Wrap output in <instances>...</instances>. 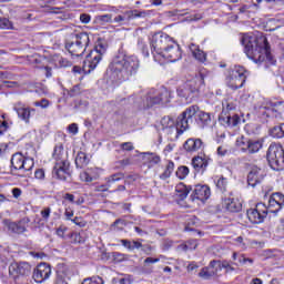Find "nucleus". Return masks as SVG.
<instances>
[{"label":"nucleus","instance_id":"f257e3e1","mask_svg":"<svg viewBox=\"0 0 284 284\" xmlns=\"http://www.w3.org/2000/svg\"><path fill=\"white\" fill-rule=\"evenodd\" d=\"M241 43L244 47V52L248 59H252L254 63H263L264 61L272 62V53H270V43L265 36H254L246 33L242 36Z\"/></svg>","mask_w":284,"mask_h":284},{"label":"nucleus","instance_id":"f03ea898","mask_svg":"<svg viewBox=\"0 0 284 284\" xmlns=\"http://www.w3.org/2000/svg\"><path fill=\"white\" fill-rule=\"evenodd\" d=\"M139 68H141V61L136 55L115 57L109 65V70L116 81H129L139 72Z\"/></svg>","mask_w":284,"mask_h":284},{"label":"nucleus","instance_id":"7ed1b4c3","mask_svg":"<svg viewBox=\"0 0 284 284\" xmlns=\"http://www.w3.org/2000/svg\"><path fill=\"white\" fill-rule=\"evenodd\" d=\"M194 116H196V121L201 128H205L212 123V115L210 113L199 110L197 105H191L178 116V131L180 134L190 130V124L194 122Z\"/></svg>","mask_w":284,"mask_h":284},{"label":"nucleus","instance_id":"20e7f679","mask_svg":"<svg viewBox=\"0 0 284 284\" xmlns=\"http://www.w3.org/2000/svg\"><path fill=\"white\" fill-rule=\"evenodd\" d=\"M130 103H133L138 110H145V108H152V105H159V103H170V91L168 89H161L159 91H150L146 99L136 94L129 98Z\"/></svg>","mask_w":284,"mask_h":284},{"label":"nucleus","instance_id":"39448f33","mask_svg":"<svg viewBox=\"0 0 284 284\" xmlns=\"http://www.w3.org/2000/svg\"><path fill=\"white\" fill-rule=\"evenodd\" d=\"M53 159L55 160L53 174L60 181H68V176H70V162H68V155L63 151V144L59 143L54 146Z\"/></svg>","mask_w":284,"mask_h":284},{"label":"nucleus","instance_id":"423d86ee","mask_svg":"<svg viewBox=\"0 0 284 284\" xmlns=\"http://www.w3.org/2000/svg\"><path fill=\"white\" fill-rule=\"evenodd\" d=\"M88 45H90V36L87 32H80L71 36V41L65 43V49L71 57H83Z\"/></svg>","mask_w":284,"mask_h":284},{"label":"nucleus","instance_id":"0eeeda50","mask_svg":"<svg viewBox=\"0 0 284 284\" xmlns=\"http://www.w3.org/2000/svg\"><path fill=\"white\" fill-rule=\"evenodd\" d=\"M247 79V70L241 65H235L226 72V85L231 90H239L245 85Z\"/></svg>","mask_w":284,"mask_h":284},{"label":"nucleus","instance_id":"6e6552de","mask_svg":"<svg viewBox=\"0 0 284 284\" xmlns=\"http://www.w3.org/2000/svg\"><path fill=\"white\" fill-rule=\"evenodd\" d=\"M106 50L108 45L103 44V42H99L94 50H91L83 61L82 68L84 72H92V70H95L99 63H101V59H103V54H105Z\"/></svg>","mask_w":284,"mask_h":284},{"label":"nucleus","instance_id":"1a4fd4ad","mask_svg":"<svg viewBox=\"0 0 284 284\" xmlns=\"http://www.w3.org/2000/svg\"><path fill=\"white\" fill-rule=\"evenodd\" d=\"M203 74L193 80H189L178 88V95L191 103L194 95L199 94V90H201V85H203Z\"/></svg>","mask_w":284,"mask_h":284},{"label":"nucleus","instance_id":"9d476101","mask_svg":"<svg viewBox=\"0 0 284 284\" xmlns=\"http://www.w3.org/2000/svg\"><path fill=\"white\" fill-rule=\"evenodd\" d=\"M266 159L272 170H284V149L278 143H271L266 152Z\"/></svg>","mask_w":284,"mask_h":284},{"label":"nucleus","instance_id":"9b49d317","mask_svg":"<svg viewBox=\"0 0 284 284\" xmlns=\"http://www.w3.org/2000/svg\"><path fill=\"white\" fill-rule=\"evenodd\" d=\"M11 168L21 172L20 176H30L32 168H34V160L26 158L21 153H14L11 158Z\"/></svg>","mask_w":284,"mask_h":284},{"label":"nucleus","instance_id":"f8f14e48","mask_svg":"<svg viewBox=\"0 0 284 284\" xmlns=\"http://www.w3.org/2000/svg\"><path fill=\"white\" fill-rule=\"evenodd\" d=\"M174 40L166 33H155L151 40V48L153 49L154 61H161L162 52L172 44Z\"/></svg>","mask_w":284,"mask_h":284},{"label":"nucleus","instance_id":"ddd939ff","mask_svg":"<svg viewBox=\"0 0 284 284\" xmlns=\"http://www.w3.org/2000/svg\"><path fill=\"white\" fill-rule=\"evenodd\" d=\"M183 57L181 52V47L179 43L171 42V44L160 54V61L158 63L163 64V61H169V63H176Z\"/></svg>","mask_w":284,"mask_h":284},{"label":"nucleus","instance_id":"4468645a","mask_svg":"<svg viewBox=\"0 0 284 284\" xmlns=\"http://www.w3.org/2000/svg\"><path fill=\"white\" fill-rule=\"evenodd\" d=\"M267 205L265 203H257L254 209H248L246 214L251 223L258 225L267 219Z\"/></svg>","mask_w":284,"mask_h":284},{"label":"nucleus","instance_id":"2eb2a0df","mask_svg":"<svg viewBox=\"0 0 284 284\" xmlns=\"http://www.w3.org/2000/svg\"><path fill=\"white\" fill-rule=\"evenodd\" d=\"M237 145L241 148L242 152H247L248 154H256L263 149V141L261 140H237Z\"/></svg>","mask_w":284,"mask_h":284},{"label":"nucleus","instance_id":"dca6fc26","mask_svg":"<svg viewBox=\"0 0 284 284\" xmlns=\"http://www.w3.org/2000/svg\"><path fill=\"white\" fill-rule=\"evenodd\" d=\"M284 207V195L283 193H273L270 195L268 204L266 206L267 212L272 214H277Z\"/></svg>","mask_w":284,"mask_h":284},{"label":"nucleus","instance_id":"f3484780","mask_svg":"<svg viewBox=\"0 0 284 284\" xmlns=\"http://www.w3.org/2000/svg\"><path fill=\"white\" fill-rule=\"evenodd\" d=\"M52 274V267L48 263H40L33 271V281L43 283L48 281Z\"/></svg>","mask_w":284,"mask_h":284},{"label":"nucleus","instance_id":"a211bd4d","mask_svg":"<svg viewBox=\"0 0 284 284\" xmlns=\"http://www.w3.org/2000/svg\"><path fill=\"white\" fill-rule=\"evenodd\" d=\"M150 14V11L131 10L124 12L122 16L114 18L115 23H123V21H131V19H145Z\"/></svg>","mask_w":284,"mask_h":284},{"label":"nucleus","instance_id":"6ab92c4d","mask_svg":"<svg viewBox=\"0 0 284 284\" xmlns=\"http://www.w3.org/2000/svg\"><path fill=\"white\" fill-rule=\"evenodd\" d=\"M14 112H17L18 116L21 119V121H24V123H30V116L37 112L36 109H30L26 106L22 102H18L13 105Z\"/></svg>","mask_w":284,"mask_h":284},{"label":"nucleus","instance_id":"aec40b11","mask_svg":"<svg viewBox=\"0 0 284 284\" xmlns=\"http://www.w3.org/2000/svg\"><path fill=\"white\" fill-rule=\"evenodd\" d=\"M199 276L200 278H204V281H210V278L219 276V261H211L209 266L201 270Z\"/></svg>","mask_w":284,"mask_h":284},{"label":"nucleus","instance_id":"412c9836","mask_svg":"<svg viewBox=\"0 0 284 284\" xmlns=\"http://www.w3.org/2000/svg\"><path fill=\"white\" fill-rule=\"evenodd\" d=\"M210 165V158L205 155H196L192 159V168L195 172H205L207 170V166Z\"/></svg>","mask_w":284,"mask_h":284},{"label":"nucleus","instance_id":"4be33fe9","mask_svg":"<svg viewBox=\"0 0 284 284\" xmlns=\"http://www.w3.org/2000/svg\"><path fill=\"white\" fill-rule=\"evenodd\" d=\"M30 270H31L30 263L20 262L18 264H11L9 266V274L11 276H14V273H16V274H20L21 276H26V274H30Z\"/></svg>","mask_w":284,"mask_h":284},{"label":"nucleus","instance_id":"5701e85b","mask_svg":"<svg viewBox=\"0 0 284 284\" xmlns=\"http://www.w3.org/2000/svg\"><path fill=\"white\" fill-rule=\"evenodd\" d=\"M3 225L8 227L9 232L12 234H23L26 232V225L23 223H28V220H22L20 222H10V220H3Z\"/></svg>","mask_w":284,"mask_h":284},{"label":"nucleus","instance_id":"b1692460","mask_svg":"<svg viewBox=\"0 0 284 284\" xmlns=\"http://www.w3.org/2000/svg\"><path fill=\"white\" fill-rule=\"evenodd\" d=\"M212 192L210 191V186L207 185H196L193 192V201L196 199L197 201H207L210 199Z\"/></svg>","mask_w":284,"mask_h":284},{"label":"nucleus","instance_id":"393cba45","mask_svg":"<svg viewBox=\"0 0 284 284\" xmlns=\"http://www.w3.org/2000/svg\"><path fill=\"white\" fill-rule=\"evenodd\" d=\"M178 123H179V119H176V124L174 126V120L170 116H164L161 120L162 130H166L168 133L175 132V134L179 136V134H182V133L179 132Z\"/></svg>","mask_w":284,"mask_h":284},{"label":"nucleus","instance_id":"a878e982","mask_svg":"<svg viewBox=\"0 0 284 284\" xmlns=\"http://www.w3.org/2000/svg\"><path fill=\"white\" fill-rule=\"evenodd\" d=\"M263 181V176L261 175V169L253 168L247 175V183L251 187H256L258 183Z\"/></svg>","mask_w":284,"mask_h":284},{"label":"nucleus","instance_id":"bb28decb","mask_svg":"<svg viewBox=\"0 0 284 284\" xmlns=\"http://www.w3.org/2000/svg\"><path fill=\"white\" fill-rule=\"evenodd\" d=\"M186 152H199L203 148V141L201 139L191 138L185 141L183 145Z\"/></svg>","mask_w":284,"mask_h":284},{"label":"nucleus","instance_id":"cd10ccee","mask_svg":"<svg viewBox=\"0 0 284 284\" xmlns=\"http://www.w3.org/2000/svg\"><path fill=\"white\" fill-rule=\"evenodd\" d=\"M99 176H101L99 169H88V171L80 174V180L84 183H92V181H97Z\"/></svg>","mask_w":284,"mask_h":284},{"label":"nucleus","instance_id":"c85d7f7f","mask_svg":"<svg viewBox=\"0 0 284 284\" xmlns=\"http://www.w3.org/2000/svg\"><path fill=\"white\" fill-rule=\"evenodd\" d=\"M239 108V101L233 98H226L222 101V114H227V112H234Z\"/></svg>","mask_w":284,"mask_h":284},{"label":"nucleus","instance_id":"c756f323","mask_svg":"<svg viewBox=\"0 0 284 284\" xmlns=\"http://www.w3.org/2000/svg\"><path fill=\"white\" fill-rule=\"evenodd\" d=\"M224 205L229 212H241L243 205L239 199L229 197L224 201Z\"/></svg>","mask_w":284,"mask_h":284},{"label":"nucleus","instance_id":"7c9ffc66","mask_svg":"<svg viewBox=\"0 0 284 284\" xmlns=\"http://www.w3.org/2000/svg\"><path fill=\"white\" fill-rule=\"evenodd\" d=\"M142 155L149 168H154V165H159V163H161V156L156 153L144 152Z\"/></svg>","mask_w":284,"mask_h":284},{"label":"nucleus","instance_id":"2f4dec72","mask_svg":"<svg viewBox=\"0 0 284 284\" xmlns=\"http://www.w3.org/2000/svg\"><path fill=\"white\" fill-rule=\"evenodd\" d=\"M190 51L192 52L194 59H196V61H200V63H205V61L207 60V55L205 54V52H203V50L199 48V45L192 43L190 45Z\"/></svg>","mask_w":284,"mask_h":284},{"label":"nucleus","instance_id":"473e14b6","mask_svg":"<svg viewBox=\"0 0 284 284\" xmlns=\"http://www.w3.org/2000/svg\"><path fill=\"white\" fill-rule=\"evenodd\" d=\"M176 196L184 201V199H187V195L190 194V189L185 186V184L180 183L175 186Z\"/></svg>","mask_w":284,"mask_h":284},{"label":"nucleus","instance_id":"72a5a7b5","mask_svg":"<svg viewBox=\"0 0 284 284\" xmlns=\"http://www.w3.org/2000/svg\"><path fill=\"white\" fill-rule=\"evenodd\" d=\"M90 163V159H88V155L84 152H78L75 156V165L77 168L83 169L85 165Z\"/></svg>","mask_w":284,"mask_h":284},{"label":"nucleus","instance_id":"f704fd0d","mask_svg":"<svg viewBox=\"0 0 284 284\" xmlns=\"http://www.w3.org/2000/svg\"><path fill=\"white\" fill-rule=\"evenodd\" d=\"M199 247V242L196 240H189L186 243L178 246V250L181 252H190L192 250H196Z\"/></svg>","mask_w":284,"mask_h":284},{"label":"nucleus","instance_id":"c9c22d12","mask_svg":"<svg viewBox=\"0 0 284 284\" xmlns=\"http://www.w3.org/2000/svg\"><path fill=\"white\" fill-rule=\"evenodd\" d=\"M233 265H236L235 263L229 262V261H217V270L221 272V270H226V274H230V272H234L236 268H234Z\"/></svg>","mask_w":284,"mask_h":284},{"label":"nucleus","instance_id":"e433bc0d","mask_svg":"<svg viewBox=\"0 0 284 284\" xmlns=\"http://www.w3.org/2000/svg\"><path fill=\"white\" fill-rule=\"evenodd\" d=\"M271 136H273V139H283L284 136V123L274 126L273 129H271L270 131Z\"/></svg>","mask_w":284,"mask_h":284},{"label":"nucleus","instance_id":"4c0bfd02","mask_svg":"<svg viewBox=\"0 0 284 284\" xmlns=\"http://www.w3.org/2000/svg\"><path fill=\"white\" fill-rule=\"evenodd\" d=\"M51 12H53L54 14H61V12H62V21H68V20L72 19V17H74L69 11H65V9L62 7L53 8V9H51Z\"/></svg>","mask_w":284,"mask_h":284},{"label":"nucleus","instance_id":"58836bf2","mask_svg":"<svg viewBox=\"0 0 284 284\" xmlns=\"http://www.w3.org/2000/svg\"><path fill=\"white\" fill-rule=\"evenodd\" d=\"M172 172H174V162L169 161L164 172L160 175V179H162V181H165V179H170V176H172Z\"/></svg>","mask_w":284,"mask_h":284},{"label":"nucleus","instance_id":"ea45409f","mask_svg":"<svg viewBox=\"0 0 284 284\" xmlns=\"http://www.w3.org/2000/svg\"><path fill=\"white\" fill-rule=\"evenodd\" d=\"M224 121H226V124L229 125V128H236V125L241 123V118H239L236 114L226 115V118H224Z\"/></svg>","mask_w":284,"mask_h":284},{"label":"nucleus","instance_id":"a19ab883","mask_svg":"<svg viewBox=\"0 0 284 284\" xmlns=\"http://www.w3.org/2000/svg\"><path fill=\"white\" fill-rule=\"evenodd\" d=\"M124 178H125V175L121 172L106 178L108 187H110L112 185V183H116V181H123Z\"/></svg>","mask_w":284,"mask_h":284},{"label":"nucleus","instance_id":"79ce46f5","mask_svg":"<svg viewBox=\"0 0 284 284\" xmlns=\"http://www.w3.org/2000/svg\"><path fill=\"white\" fill-rule=\"evenodd\" d=\"M1 30H14V24L8 18H0Z\"/></svg>","mask_w":284,"mask_h":284},{"label":"nucleus","instance_id":"37998d69","mask_svg":"<svg viewBox=\"0 0 284 284\" xmlns=\"http://www.w3.org/2000/svg\"><path fill=\"white\" fill-rule=\"evenodd\" d=\"M104 283L105 282L103 281V277L92 276V277L84 278L81 284H104Z\"/></svg>","mask_w":284,"mask_h":284},{"label":"nucleus","instance_id":"c03bdc74","mask_svg":"<svg viewBox=\"0 0 284 284\" xmlns=\"http://www.w3.org/2000/svg\"><path fill=\"white\" fill-rule=\"evenodd\" d=\"M175 174H176L178 179L183 181V179H185L187 176V174H190V169L187 166H180V168H178Z\"/></svg>","mask_w":284,"mask_h":284},{"label":"nucleus","instance_id":"a18cd8bd","mask_svg":"<svg viewBox=\"0 0 284 284\" xmlns=\"http://www.w3.org/2000/svg\"><path fill=\"white\" fill-rule=\"evenodd\" d=\"M71 273L70 271L63 268L62 270V281H58L55 284H68L70 281Z\"/></svg>","mask_w":284,"mask_h":284},{"label":"nucleus","instance_id":"49530a36","mask_svg":"<svg viewBox=\"0 0 284 284\" xmlns=\"http://www.w3.org/2000/svg\"><path fill=\"white\" fill-rule=\"evenodd\" d=\"M97 21L101 23V26L105 23H110L112 21V16L111 14L98 16Z\"/></svg>","mask_w":284,"mask_h":284},{"label":"nucleus","instance_id":"de8ad7c7","mask_svg":"<svg viewBox=\"0 0 284 284\" xmlns=\"http://www.w3.org/2000/svg\"><path fill=\"white\" fill-rule=\"evenodd\" d=\"M216 186L219 187V190H221V192H225V190L227 187V179L220 178L217 180Z\"/></svg>","mask_w":284,"mask_h":284},{"label":"nucleus","instance_id":"09e8293b","mask_svg":"<svg viewBox=\"0 0 284 284\" xmlns=\"http://www.w3.org/2000/svg\"><path fill=\"white\" fill-rule=\"evenodd\" d=\"M120 148L123 152H132V150H134V144L132 142H123L120 144Z\"/></svg>","mask_w":284,"mask_h":284},{"label":"nucleus","instance_id":"8fccbe9b","mask_svg":"<svg viewBox=\"0 0 284 284\" xmlns=\"http://www.w3.org/2000/svg\"><path fill=\"white\" fill-rule=\"evenodd\" d=\"M33 105H34L36 108L45 109V108H49L50 101H49L48 99H42L41 101H36V102H33Z\"/></svg>","mask_w":284,"mask_h":284},{"label":"nucleus","instance_id":"3c124183","mask_svg":"<svg viewBox=\"0 0 284 284\" xmlns=\"http://www.w3.org/2000/svg\"><path fill=\"white\" fill-rule=\"evenodd\" d=\"M138 45L142 50V54H144L145 57H150V51L148 50V44H145V42H143V40H139Z\"/></svg>","mask_w":284,"mask_h":284},{"label":"nucleus","instance_id":"603ef678","mask_svg":"<svg viewBox=\"0 0 284 284\" xmlns=\"http://www.w3.org/2000/svg\"><path fill=\"white\" fill-rule=\"evenodd\" d=\"M159 261H161L159 257H146L144 260V267H150V265H154V263H159Z\"/></svg>","mask_w":284,"mask_h":284},{"label":"nucleus","instance_id":"864d4df0","mask_svg":"<svg viewBox=\"0 0 284 284\" xmlns=\"http://www.w3.org/2000/svg\"><path fill=\"white\" fill-rule=\"evenodd\" d=\"M50 214H52V209H50V207H44L41 211V216H42L43 221H49Z\"/></svg>","mask_w":284,"mask_h":284},{"label":"nucleus","instance_id":"5fc2aeb1","mask_svg":"<svg viewBox=\"0 0 284 284\" xmlns=\"http://www.w3.org/2000/svg\"><path fill=\"white\" fill-rule=\"evenodd\" d=\"M120 243L130 252L134 251V246H132V242H130L129 240H120Z\"/></svg>","mask_w":284,"mask_h":284},{"label":"nucleus","instance_id":"6e6d98bb","mask_svg":"<svg viewBox=\"0 0 284 284\" xmlns=\"http://www.w3.org/2000/svg\"><path fill=\"white\" fill-rule=\"evenodd\" d=\"M34 176H36V179L43 181V179H45V171H43V169H38L34 172Z\"/></svg>","mask_w":284,"mask_h":284},{"label":"nucleus","instance_id":"4d7b16f0","mask_svg":"<svg viewBox=\"0 0 284 284\" xmlns=\"http://www.w3.org/2000/svg\"><path fill=\"white\" fill-rule=\"evenodd\" d=\"M70 134H79V125L77 123H72L68 126Z\"/></svg>","mask_w":284,"mask_h":284},{"label":"nucleus","instance_id":"13d9d810","mask_svg":"<svg viewBox=\"0 0 284 284\" xmlns=\"http://www.w3.org/2000/svg\"><path fill=\"white\" fill-rule=\"evenodd\" d=\"M120 168H128V165H132V160L130 158H126L124 160H121L118 162Z\"/></svg>","mask_w":284,"mask_h":284},{"label":"nucleus","instance_id":"bf43d9fd","mask_svg":"<svg viewBox=\"0 0 284 284\" xmlns=\"http://www.w3.org/2000/svg\"><path fill=\"white\" fill-rule=\"evenodd\" d=\"M64 216L67 217V221H72V216H74V211L70 207L65 209Z\"/></svg>","mask_w":284,"mask_h":284},{"label":"nucleus","instance_id":"052dcab7","mask_svg":"<svg viewBox=\"0 0 284 284\" xmlns=\"http://www.w3.org/2000/svg\"><path fill=\"white\" fill-rule=\"evenodd\" d=\"M90 20H91V17H90V14H88V13H82V14L80 16V21H81V23H90Z\"/></svg>","mask_w":284,"mask_h":284},{"label":"nucleus","instance_id":"680f3d73","mask_svg":"<svg viewBox=\"0 0 284 284\" xmlns=\"http://www.w3.org/2000/svg\"><path fill=\"white\" fill-rule=\"evenodd\" d=\"M217 154L219 156H225V154H227V148L226 146H219L217 148Z\"/></svg>","mask_w":284,"mask_h":284},{"label":"nucleus","instance_id":"e2e57ef3","mask_svg":"<svg viewBox=\"0 0 284 284\" xmlns=\"http://www.w3.org/2000/svg\"><path fill=\"white\" fill-rule=\"evenodd\" d=\"M6 152H8V144L7 143H0V158L4 156Z\"/></svg>","mask_w":284,"mask_h":284},{"label":"nucleus","instance_id":"0e129e2a","mask_svg":"<svg viewBox=\"0 0 284 284\" xmlns=\"http://www.w3.org/2000/svg\"><path fill=\"white\" fill-rule=\"evenodd\" d=\"M21 194H23V192L21 191V189H19V187L12 189L13 199H19V196H21Z\"/></svg>","mask_w":284,"mask_h":284},{"label":"nucleus","instance_id":"69168bd1","mask_svg":"<svg viewBox=\"0 0 284 284\" xmlns=\"http://www.w3.org/2000/svg\"><path fill=\"white\" fill-rule=\"evenodd\" d=\"M65 232H68V227H65V226L59 227V229L57 230V234H58L61 239H63V236L65 235Z\"/></svg>","mask_w":284,"mask_h":284},{"label":"nucleus","instance_id":"338daca9","mask_svg":"<svg viewBox=\"0 0 284 284\" xmlns=\"http://www.w3.org/2000/svg\"><path fill=\"white\" fill-rule=\"evenodd\" d=\"M71 221L74 225H79V227H85V223L81 222V217H74Z\"/></svg>","mask_w":284,"mask_h":284},{"label":"nucleus","instance_id":"774afa93","mask_svg":"<svg viewBox=\"0 0 284 284\" xmlns=\"http://www.w3.org/2000/svg\"><path fill=\"white\" fill-rule=\"evenodd\" d=\"M235 243L239 245V247H242V250H245V243H243V237L241 236L236 237Z\"/></svg>","mask_w":284,"mask_h":284}]
</instances>
